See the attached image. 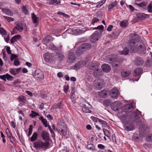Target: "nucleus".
<instances>
[{
	"instance_id": "obj_54",
	"label": "nucleus",
	"mask_w": 152,
	"mask_h": 152,
	"mask_svg": "<svg viewBox=\"0 0 152 152\" xmlns=\"http://www.w3.org/2000/svg\"><path fill=\"white\" fill-rule=\"evenodd\" d=\"M103 131L104 132V134L106 137H109L110 136V134L109 132L107 129L104 128L103 129Z\"/></svg>"
},
{
	"instance_id": "obj_39",
	"label": "nucleus",
	"mask_w": 152,
	"mask_h": 152,
	"mask_svg": "<svg viewBox=\"0 0 152 152\" xmlns=\"http://www.w3.org/2000/svg\"><path fill=\"white\" fill-rule=\"evenodd\" d=\"M37 132H35L34 133L30 138V140L32 142L35 141L37 139Z\"/></svg>"
},
{
	"instance_id": "obj_36",
	"label": "nucleus",
	"mask_w": 152,
	"mask_h": 152,
	"mask_svg": "<svg viewBox=\"0 0 152 152\" xmlns=\"http://www.w3.org/2000/svg\"><path fill=\"white\" fill-rule=\"evenodd\" d=\"M107 91L105 90H103L99 94V96L103 98L105 97L107 95Z\"/></svg>"
},
{
	"instance_id": "obj_8",
	"label": "nucleus",
	"mask_w": 152,
	"mask_h": 152,
	"mask_svg": "<svg viewBox=\"0 0 152 152\" xmlns=\"http://www.w3.org/2000/svg\"><path fill=\"white\" fill-rule=\"evenodd\" d=\"M76 59V57L74 53L72 52L69 53L67 57V62L69 63H72Z\"/></svg>"
},
{
	"instance_id": "obj_57",
	"label": "nucleus",
	"mask_w": 152,
	"mask_h": 152,
	"mask_svg": "<svg viewBox=\"0 0 152 152\" xmlns=\"http://www.w3.org/2000/svg\"><path fill=\"white\" fill-rule=\"evenodd\" d=\"M4 17L5 18V19L7 20L9 22L13 21L14 20V18H13L9 17L4 16Z\"/></svg>"
},
{
	"instance_id": "obj_14",
	"label": "nucleus",
	"mask_w": 152,
	"mask_h": 152,
	"mask_svg": "<svg viewBox=\"0 0 152 152\" xmlns=\"http://www.w3.org/2000/svg\"><path fill=\"white\" fill-rule=\"evenodd\" d=\"M144 62L143 58L140 57H137L134 60V64L137 66L142 65Z\"/></svg>"
},
{
	"instance_id": "obj_33",
	"label": "nucleus",
	"mask_w": 152,
	"mask_h": 152,
	"mask_svg": "<svg viewBox=\"0 0 152 152\" xmlns=\"http://www.w3.org/2000/svg\"><path fill=\"white\" fill-rule=\"evenodd\" d=\"M20 38V36L17 35L13 37L11 39L10 42L11 43L13 44L14 42L17 41L18 39Z\"/></svg>"
},
{
	"instance_id": "obj_31",
	"label": "nucleus",
	"mask_w": 152,
	"mask_h": 152,
	"mask_svg": "<svg viewBox=\"0 0 152 152\" xmlns=\"http://www.w3.org/2000/svg\"><path fill=\"white\" fill-rule=\"evenodd\" d=\"M131 115L134 116V117L135 120L134 121L135 122L137 123L139 121L140 118L137 112L134 111L132 112L131 113Z\"/></svg>"
},
{
	"instance_id": "obj_35",
	"label": "nucleus",
	"mask_w": 152,
	"mask_h": 152,
	"mask_svg": "<svg viewBox=\"0 0 152 152\" xmlns=\"http://www.w3.org/2000/svg\"><path fill=\"white\" fill-rule=\"evenodd\" d=\"M86 105L85 104H82V111L85 112L86 113H90L91 111L88 109Z\"/></svg>"
},
{
	"instance_id": "obj_34",
	"label": "nucleus",
	"mask_w": 152,
	"mask_h": 152,
	"mask_svg": "<svg viewBox=\"0 0 152 152\" xmlns=\"http://www.w3.org/2000/svg\"><path fill=\"white\" fill-rule=\"evenodd\" d=\"M83 66V62L82 61L78 62L74 66V69H80Z\"/></svg>"
},
{
	"instance_id": "obj_25",
	"label": "nucleus",
	"mask_w": 152,
	"mask_h": 152,
	"mask_svg": "<svg viewBox=\"0 0 152 152\" xmlns=\"http://www.w3.org/2000/svg\"><path fill=\"white\" fill-rule=\"evenodd\" d=\"M63 104L62 102L57 103L52 106L51 108L53 110L57 108L61 109L63 107Z\"/></svg>"
},
{
	"instance_id": "obj_47",
	"label": "nucleus",
	"mask_w": 152,
	"mask_h": 152,
	"mask_svg": "<svg viewBox=\"0 0 152 152\" xmlns=\"http://www.w3.org/2000/svg\"><path fill=\"white\" fill-rule=\"evenodd\" d=\"M70 98L72 103L75 104L76 102L75 100L77 98V97L75 96V95H70Z\"/></svg>"
},
{
	"instance_id": "obj_16",
	"label": "nucleus",
	"mask_w": 152,
	"mask_h": 152,
	"mask_svg": "<svg viewBox=\"0 0 152 152\" xmlns=\"http://www.w3.org/2000/svg\"><path fill=\"white\" fill-rule=\"evenodd\" d=\"M121 104V102L119 101H116L114 102L111 105V108L115 111H118L119 110Z\"/></svg>"
},
{
	"instance_id": "obj_13",
	"label": "nucleus",
	"mask_w": 152,
	"mask_h": 152,
	"mask_svg": "<svg viewBox=\"0 0 152 152\" xmlns=\"http://www.w3.org/2000/svg\"><path fill=\"white\" fill-rule=\"evenodd\" d=\"M124 126L126 130L129 131L134 129L135 126L132 123L127 122L124 124Z\"/></svg>"
},
{
	"instance_id": "obj_11",
	"label": "nucleus",
	"mask_w": 152,
	"mask_h": 152,
	"mask_svg": "<svg viewBox=\"0 0 152 152\" xmlns=\"http://www.w3.org/2000/svg\"><path fill=\"white\" fill-rule=\"evenodd\" d=\"M110 94L111 98L116 99L118 97L119 95L118 91L116 88L111 89L110 92Z\"/></svg>"
},
{
	"instance_id": "obj_27",
	"label": "nucleus",
	"mask_w": 152,
	"mask_h": 152,
	"mask_svg": "<svg viewBox=\"0 0 152 152\" xmlns=\"http://www.w3.org/2000/svg\"><path fill=\"white\" fill-rule=\"evenodd\" d=\"M21 68L17 69L11 68L10 70V73L13 75H16L18 74L20 72Z\"/></svg>"
},
{
	"instance_id": "obj_48",
	"label": "nucleus",
	"mask_w": 152,
	"mask_h": 152,
	"mask_svg": "<svg viewBox=\"0 0 152 152\" xmlns=\"http://www.w3.org/2000/svg\"><path fill=\"white\" fill-rule=\"evenodd\" d=\"M99 122L102 125V126L104 127H106L107 126V123L104 121L100 119L99 120Z\"/></svg>"
},
{
	"instance_id": "obj_61",
	"label": "nucleus",
	"mask_w": 152,
	"mask_h": 152,
	"mask_svg": "<svg viewBox=\"0 0 152 152\" xmlns=\"http://www.w3.org/2000/svg\"><path fill=\"white\" fill-rule=\"evenodd\" d=\"M148 11L152 13V5L150 4L148 6Z\"/></svg>"
},
{
	"instance_id": "obj_15",
	"label": "nucleus",
	"mask_w": 152,
	"mask_h": 152,
	"mask_svg": "<svg viewBox=\"0 0 152 152\" xmlns=\"http://www.w3.org/2000/svg\"><path fill=\"white\" fill-rule=\"evenodd\" d=\"M15 24V28L12 32V33L15 31V29H16L20 32H22L23 29V24L20 22H16Z\"/></svg>"
},
{
	"instance_id": "obj_4",
	"label": "nucleus",
	"mask_w": 152,
	"mask_h": 152,
	"mask_svg": "<svg viewBox=\"0 0 152 152\" xmlns=\"http://www.w3.org/2000/svg\"><path fill=\"white\" fill-rule=\"evenodd\" d=\"M32 75L37 80L43 79L44 78L43 72L39 69L36 70L35 72H33Z\"/></svg>"
},
{
	"instance_id": "obj_37",
	"label": "nucleus",
	"mask_w": 152,
	"mask_h": 152,
	"mask_svg": "<svg viewBox=\"0 0 152 152\" xmlns=\"http://www.w3.org/2000/svg\"><path fill=\"white\" fill-rule=\"evenodd\" d=\"M31 113L29 115V117H30L34 118L37 116H39V115L38 113L34 111L31 110Z\"/></svg>"
},
{
	"instance_id": "obj_64",
	"label": "nucleus",
	"mask_w": 152,
	"mask_h": 152,
	"mask_svg": "<svg viewBox=\"0 0 152 152\" xmlns=\"http://www.w3.org/2000/svg\"><path fill=\"white\" fill-rule=\"evenodd\" d=\"M91 119L95 122H99V120H100V119L94 117H91Z\"/></svg>"
},
{
	"instance_id": "obj_22",
	"label": "nucleus",
	"mask_w": 152,
	"mask_h": 152,
	"mask_svg": "<svg viewBox=\"0 0 152 152\" xmlns=\"http://www.w3.org/2000/svg\"><path fill=\"white\" fill-rule=\"evenodd\" d=\"M41 135L42 139L45 141H47L49 139V134L46 131H42L41 133Z\"/></svg>"
},
{
	"instance_id": "obj_30",
	"label": "nucleus",
	"mask_w": 152,
	"mask_h": 152,
	"mask_svg": "<svg viewBox=\"0 0 152 152\" xmlns=\"http://www.w3.org/2000/svg\"><path fill=\"white\" fill-rule=\"evenodd\" d=\"M56 59L60 61L63 60L65 57L63 54L59 53H56Z\"/></svg>"
},
{
	"instance_id": "obj_18",
	"label": "nucleus",
	"mask_w": 152,
	"mask_h": 152,
	"mask_svg": "<svg viewBox=\"0 0 152 152\" xmlns=\"http://www.w3.org/2000/svg\"><path fill=\"white\" fill-rule=\"evenodd\" d=\"M59 130L64 136L66 135L67 134V127L66 125H61L59 129Z\"/></svg>"
},
{
	"instance_id": "obj_17",
	"label": "nucleus",
	"mask_w": 152,
	"mask_h": 152,
	"mask_svg": "<svg viewBox=\"0 0 152 152\" xmlns=\"http://www.w3.org/2000/svg\"><path fill=\"white\" fill-rule=\"evenodd\" d=\"M48 48L53 51H60L61 50L62 46L56 47L53 43H51L47 46Z\"/></svg>"
},
{
	"instance_id": "obj_53",
	"label": "nucleus",
	"mask_w": 152,
	"mask_h": 152,
	"mask_svg": "<svg viewBox=\"0 0 152 152\" xmlns=\"http://www.w3.org/2000/svg\"><path fill=\"white\" fill-rule=\"evenodd\" d=\"M119 24L121 27L125 28L127 26V21L126 20L123 21L121 22Z\"/></svg>"
},
{
	"instance_id": "obj_20",
	"label": "nucleus",
	"mask_w": 152,
	"mask_h": 152,
	"mask_svg": "<svg viewBox=\"0 0 152 152\" xmlns=\"http://www.w3.org/2000/svg\"><path fill=\"white\" fill-rule=\"evenodd\" d=\"M146 65L148 67L152 66V53L151 52L149 53V56L148 57L146 62Z\"/></svg>"
},
{
	"instance_id": "obj_41",
	"label": "nucleus",
	"mask_w": 152,
	"mask_h": 152,
	"mask_svg": "<svg viewBox=\"0 0 152 152\" xmlns=\"http://www.w3.org/2000/svg\"><path fill=\"white\" fill-rule=\"evenodd\" d=\"M2 11L6 14L9 15H11L12 13L9 9H7L5 8L2 9Z\"/></svg>"
},
{
	"instance_id": "obj_9",
	"label": "nucleus",
	"mask_w": 152,
	"mask_h": 152,
	"mask_svg": "<svg viewBox=\"0 0 152 152\" xmlns=\"http://www.w3.org/2000/svg\"><path fill=\"white\" fill-rule=\"evenodd\" d=\"M90 69H95L94 70L93 75V76L95 77H97L99 76H100L102 75V71L101 69L96 68L95 66H91Z\"/></svg>"
},
{
	"instance_id": "obj_55",
	"label": "nucleus",
	"mask_w": 152,
	"mask_h": 152,
	"mask_svg": "<svg viewBox=\"0 0 152 152\" xmlns=\"http://www.w3.org/2000/svg\"><path fill=\"white\" fill-rule=\"evenodd\" d=\"M103 104L106 106H109L110 104V100L106 99L103 101Z\"/></svg>"
},
{
	"instance_id": "obj_62",
	"label": "nucleus",
	"mask_w": 152,
	"mask_h": 152,
	"mask_svg": "<svg viewBox=\"0 0 152 152\" xmlns=\"http://www.w3.org/2000/svg\"><path fill=\"white\" fill-rule=\"evenodd\" d=\"M142 129V130H143L144 132H147L148 131L149 129L148 127L146 125L143 126Z\"/></svg>"
},
{
	"instance_id": "obj_12",
	"label": "nucleus",
	"mask_w": 152,
	"mask_h": 152,
	"mask_svg": "<svg viewBox=\"0 0 152 152\" xmlns=\"http://www.w3.org/2000/svg\"><path fill=\"white\" fill-rule=\"evenodd\" d=\"M129 43V46H128L130 52L131 53H135L137 51V44Z\"/></svg>"
},
{
	"instance_id": "obj_43",
	"label": "nucleus",
	"mask_w": 152,
	"mask_h": 152,
	"mask_svg": "<svg viewBox=\"0 0 152 152\" xmlns=\"http://www.w3.org/2000/svg\"><path fill=\"white\" fill-rule=\"evenodd\" d=\"M32 18L34 23H37L38 22L39 18L37 17L34 13L32 14Z\"/></svg>"
},
{
	"instance_id": "obj_3",
	"label": "nucleus",
	"mask_w": 152,
	"mask_h": 152,
	"mask_svg": "<svg viewBox=\"0 0 152 152\" xmlns=\"http://www.w3.org/2000/svg\"><path fill=\"white\" fill-rule=\"evenodd\" d=\"M110 60L112 66L113 67H117L121 65L122 63V59L119 57L110 58Z\"/></svg>"
},
{
	"instance_id": "obj_51",
	"label": "nucleus",
	"mask_w": 152,
	"mask_h": 152,
	"mask_svg": "<svg viewBox=\"0 0 152 152\" xmlns=\"http://www.w3.org/2000/svg\"><path fill=\"white\" fill-rule=\"evenodd\" d=\"M0 33L3 35H6L7 34V33L6 30L3 28L0 27Z\"/></svg>"
},
{
	"instance_id": "obj_45",
	"label": "nucleus",
	"mask_w": 152,
	"mask_h": 152,
	"mask_svg": "<svg viewBox=\"0 0 152 152\" xmlns=\"http://www.w3.org/2000/svg\"><path fill=\"white\" fill-rule=\"evenodd\" d=\"M87 148L91 151H94L95 150V148L94 145L92 144H89L88 145L86 146Z\"/></svg>"
},
{
	"instance_id": "obj_29",
	"label": "nucleus",
	"mask_w": 152,
	"mask_h": 152,
	"mask_svg": "<svg viewBox=\"0 0 152 152\" xmlns=\"http://www.w3.org/2000/svg\"><path fill=\"white\" fill-rule=\"evenodd\" d=\"M142 69L140 67L136 68L134 71L133 75L135 76H136L141 74L142 71Z\"/></svg>"
},
{
	"instance_id": "obj_59",
	"label": "nucleus",
	"mask_w": 152,
	"mask_h": 152,
	"mask_svg": "<svg viewBox=\"0 0 152 152\" xmlns=\"http://www.w3.org/2000/svg\"><path fill=\"white\" fill-rule=\"evenodd\" d=\"M69 89V86L68 85H65L63 87V90L64 92L65 93H66L68 91Z\"/></svg>"
},
{
	"instance_id": "obj_49",
	"label": "nucleus",
	"mask_w": 152,
	"mask_h": 152,
	"mask_svg": "<svg viewBox=\"0 0 152 152\" xmlns=\"http://www.w3.org/2000/svg\"><path fill=\"white\" fill-rule=\"evenodd\" d=\"M146 140L147 141L152 142V134H148L146 137Z\"/></svg>"
},
{
	"instance_id": "obj_44",
	"label": "nucleus",
	"mask_w": 152,
	"mask_h": 152,
	"mask_svg": "<svg viewBox=\"0 0 152 152\" xmlns=\"http://www.w3.org/2000/svg\"><path fill=\"white\" fill-rule=\"evenodd\" d=\"M27 6L23 5V6L22 8V12L26 15L28 14H29L28 12L27 9Z\"/></svg>"
},
{
	"instance_id": "obj_42",
	"label": "nucleus",
	"mask_w": 152,
	"mask_h": 152,
	"mask_svg": "<svg viewBox=\"0 0 152 152\" xmlns=\"http://www.w3.org/2000/svg\"><path fill=\"white\" fill-rule=\"evenodd\" d=\"M39 119L41 120L43 124L45 126V127L47 126V120L44 119L42 116H40Z\"/></svg>"
},
{
	"instance_id": "obj_40",
	"label": "nucleus",
	"mask_w": 152,
	"mask_h": 152,
	"mask_svg": "<svg viewBox=\"0 0 152 152\" xmlns=\"http://www.w3.org/2000/svg\"><path fill=\"white\" fill-rule=\"evenodd\" d=\"M117 4V2L115 1L113 2L111 4H110L108 6V8L109 10H110L113 8L115 7Z\"/></svg>"
},
{
	"instance_id": "obj_10",
	"label": "nucleus",
	"mask_w": 152,
	"mask_h": 152,
	"mask_svg": "<svg viewBox=\"0 0 152 152\" xmlns=\"http://www.w3.org/2000/svg\"><path fill=\"white\" fill-rule=\"evenodd\" d=\"M130 37L131 38L128 43L137 44L139 41L140 37L137 34H132Z\"/></svg>"
},
{
	"instance_id": "obj_23",
	"label": "nucleus",
	"mask_w": 152,
	"mask_h": 152,
	"mask_svg": "<svg viewBox=\"0 0 152 152\" xmlns=\"http://www.w3.org/2000/svg\"><path fill=\"white\" fill-rule=\"evenodd\" d=\"M102 68L103 71L106 73L109 72L111 69L110 66L107 64H103L102 66Z\"/></svg>"
},
{
	"instance_id": "obj_19",
	"label": "nucleus",
	"mask_w": 152,
	"mask_h": 152,
	"mask_svg": "<svg viewBox=\"0 0 152 152\" xmlns=\"http://www.w3.org/2000/svg\"><path fill=\"white\" fill-rule=\"evenodd\" d=\"M52 54L49 52L45 53L43 55L45 60L46 62H49L52 59Z\"/></svg>"
},
{
	"instance_id": "obj_28",
	"label": "nucleus",
	"mask_w": 152,
	"mask_h": 152,
	"mask_svg": "<svg viewBox=\"0 0 152 152\" xmlns=\"http://www.w3.org/2000/svg\"><path fill=\"white\" fill-rule=\"evenodd\" d=\"M17 99L23 105L25 104L26 100V97L23 96H20Z\"/></svg>"
},
{
	"instance_id": "obj_52",
	"label": "nucleus",
	"mask_w": 152,
	"mask_h": 152,
	"mask_svg": "<svg viewBox=\"0 0 152 152\" xmlns=\"http://www.w3.org/2000/svg\"><path fill=\"white\" fill-rule=\"evenodd\" d=\"M61 2L59 0L57 1V0H50V4H53L56 3V4H60Z\"/></svg>"
},
{
	"instance_id": "obj_7",
	"label": "nucleus",
	"mask_w": 152,
	"mask_h": 152,
	"mask_svg": "<svg viewBox=\"0 0 152 152\" xmlns=\"http://www.w3.org/2000/svg\"><path fill=\"white\" fill-rule=\"evenodd\" d=\"M101 35V34L100 32L95 31L91 36V42H95L100 38Z\"/></svg>"
},
{
	"instance_id": "obj_32",
	"label": "nucleus",
	"mask_w": 152,
	"mask_h": 152,
	"mask_svg": "<svg viewBox=\"0 0 152 152\" xmlns=\"http://www.w3.org/2000/svg\"><path fill=\"white\" fill-rule=\"evenodd\" d=\"M132 108V106L130 104H127L124 105L123 107L124 111V112H129Z\"/></svg>"
},
{
	"instance_id": "obj_26",
	"label": "nucleus",
	"mask_w": 152,
	"mask_h": 152,
	"mask_svg": "<svg viewBox=\"0 0 152 152\" xmlns=\"http://www.w3.org/2000/svg\"><path fill=\"white\" fill-rule=\"evenodd\" d=\"M131 72L129 70H124L121 72V76L123 77H126L129 76L131 74Z\"/></svg>"
},
{
	"instance_id": "obj_63",
	"label": "nucleus",
	"mask_w": 152,
	"mask_h": 152,
	"mask_svg": "<svg viewBox=\"0 0 152 152\" xmlns=\"http://www.w3.org/2000/svg\"><path fill=\"white\" fill-rule=\"evenodd\" d=\"M98 147L100 149H101L100 150H104L105 147L102 144H99L98 145Z\"/></svg>"
},
{
	"instance_id": "obj_50",
	"label": "nucleus",
	"mask_w": 152,
	"mask_h": 152,
	"mask_svg": "<svg viewBox=\"0 0 152 152\" xmlns=\"http://www.w3.org/2000/svg\"><path fill=\"white\" fill-rule=\"evenodd\" d=\"M20 83V82L19 79L16 80L12 83L13 85L15 87H17Z\"/></svg>"
},
{
	"instance_id": "obj_6",
	"label": "nucleus",
	"mask_w": 152,
	"mask_h": 152,
	"mask_svg": "<svg viewBox=\"0 0 152 152\" xmlns=\"http://www.w3.org/2000/svg\"><path fill=\"white\" fill-rule=\"evenodd\" d=\"M137 52L141 54H144L146 52V48L144 43L140 41L137 43Z\"/></svg>"
},
{
	"instance_id": "obj_24",
	"label": "nucleus",
	"mask_w": 152,
	"mask_h": 152,
	"mask_svg": "<svg viewBox=\"0 0 152 152\" xmlns=\"http://www.w3.org/2000/svg\"><path fill=\"white\" fill-rule=\"evenodd\" d=\"M136 15L137 18L142 20H144L149 17V15L145 14L143 13H138Z\"/></svg>"
},
{
	"instance_id": "obj_58",
	"label": "nucleus",
	"mask_w": 152,
	"mask_h": 152,
	"mask_svg": "<svg viewBox=\"0 0 152 152\" xmlns=\"http://www.w3.org/2000/svg\"><path fill=\"white\" fill-rule=\"evenodd\" d=\"M99 20L98 18H93L91 21V24H94V23L99 22Z\"/></svg>"
},
{
	"instance_id": "obj_2",
	"label": "nucleus",
	"mask_w": 152,
	"mask_h": 152,
	"mask_svg": "<svg viewBox=\"0 0 152 152\" xmlns=\"http://www.w3.org/2000/svg\"><path fill=\"white\" fill-rule=\"evenodd\" d=\"M34 147L37 150H40L47 148L49 146L48 142H43L42 140H38L33 144Z\"/></svg>"
},
{
	"instance_id": "obj_56",
	"label": "nucleus",
	"mask_w": 152,
	"mask_h": 152,
	"mask_svg": "<svg viewBox=\"0 0 152 152\" xmlns=\"http://www.w3.org/2000/svg\"><path fill=\"white\" fill-rule=\"evenodd\" d=\"M6 78L8 80H12L13 78V77L12 76L8 74H6Z\"/></svg>"
},
{
	"instance_id": "obj_1",
	"label": "nucleus",
	"mask_w": 152,
	"mask_h": 152,
	"mask_svg": "<svg viewBox=\"0 0 152 152\" xmlns=\"http://www.w3.org/2000/svg\"><path fill=\"white\" fill-rule=\"evenodd\" d=\"M91 47V45L89 43H84L80 46L76 51V54L77 56H80L84 52L89 49Z\"/></svg>"
},
{
	"instance_id": "obj_60",
	"label": "nucleus",
	"mask_w": 152,
	"mask_h": 152,
	"mask_svg": "<svg viewBox=\"0 0 152 152\" xmlns=\"http://www.w3.org/2000/svg\"><path fill=\"white\" fill-rule=\"evenodd\" d=\"M104 26L102 25H100L94 28L93 29L95 30V29H100L103 31L104 29Z\"/></svg>"
},
{
	"instance_id": "obj_38",
	"label": "nucleus",
	"mask_w": 152,
	"mask_h": 152,
	"mask_svg": "<svg viewBox=\"0 0 152 152\" xmlns=\"http://www.w3.org/2000/svg\"><path fill=\"white\" fill-rule=\"evenodd\" d=\"M51 40V36L49 35H47L44 39H43L44 43L46 44L49 42Z\"/></svg>"
},
{
	"instance_id": "obj_5",
	"label": "nucleus",
	"mask_w": 152,
	"mask_h": 152,
	"mask_svg": "<svg viewBox=\"0 0 152 152\" xmlns=\"http://www.w3.org/2000/svg\"><path fill=\"white\" fill-rule=\"evenodd\" d=\"M94 84L96 88L98 90H99L104 87V82L103 79H98L95 80Z\"/></svg>"
},
{
	"instance_id": "obj_21",
	"label": "nucleus",
	"mask_w": 152,
	"mask_h": 152,
	"mask_svg": "<svg viewBox=\"0 0 152 152\" xmlns=\"http://www.w3.org/2000/svg\"><path fill=\"white\" fill-rule=\"evenodd\" d=\"M6 133L8 137L10 139V142L12 143H13V141H15V138L12 136L10 131L8 128H7L6 129Z\"/></svg>"
},
{
	"instance_id": "obj_46",
	"label": "nucleus",
	"mask_w": 152,
	"mask_h": 152,
	"mask_svg": "<svg viewBox=\"0 0 152 152\" xmlns=\"http://www.w3.org/2000/svg\"><path fill=\"white\" fill-rule=\"evenodd\" d=\"M129 50L127 49H124L122 51H120L119 53L121 55H127L129 53Z\"/></svg>"
}]
</instances>
